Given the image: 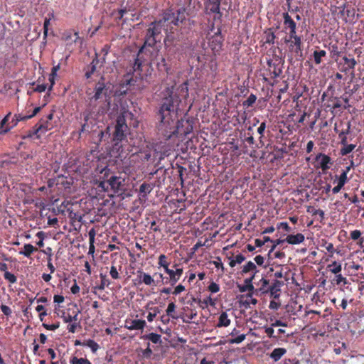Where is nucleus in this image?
<instances>
[{
	"label": "nucleus",
	"instance_id": "f257e3e1",
	"mask_svg": "<svg viewBox=\"0 0 364 364\" xmlns=\"http://www.w3.org/2000/svg\"><path fill=\"white\" fill-rule=\"evenodd\" d=\"M186 20V9L183 7L165 11L160 20L154 21L149 25L146 31L144 45L140 48L139 53L148 47L152 48L154 51L158 53L159 49L157 48H155V47L156 43L161 41L162 31L166 33V37L164 40L165 46H170L176 39V32L178 28L185 23Z\"/></svg>",
	"mask_w": 364,
	"mask_h": 364
},
{
	"label": "nucleus",
	"instance_id": "f03ea898",
	"mask_svg": "<svg viewBox=\"0 0 364 364\" xmlns=\"http://www.w3.org/2000/svg\"><path fill=\"white\" fill-rule=\"evenodd\" d=\"M166 95L162 97L158 112L159 122L157 125L159 133L163 137H170L173 129V122L177 118L178 110L181 99L177 94H174L172 88L167 87Z\"/></svg>",
	"mask_w": 364,
	"mask_h": 364
},
{
	"label": "nucleus",
	"instance_id": "7ed1b4c3",
	"mask_svg": "<svg viewBox=\"0 0 364 364\" xmlns=\"http://www.w3.org/2000/svg\"><path fill=\"white\" fill-rule=\"evenodd\" d=\"M109 87L105 82L104 77L98 81L94 88V95L89 98L90 106L97 107V114L103 115L110 108V97L108 95Z\"/></svg>",
	"mask_w": 364,
	"mask_h": 364
},
{
	"label": "nucleus",
	"instance_id": "20e7f679",
	"mask_svg": "<svg viewBox=\"0 0 364 364\" xmlns=\"http://www.w3.org/2000/svg\"><path fill=\"white\" fill-rule=\"evenodd\" d=\"M133 114L128 109L122 107L119 114L117 117L114 125V130L112 133V140L117 146L119 142L125 140L129 132V127L127 124V118H132Z\"/></svg>",
	"mask_w": 364,
	"mask_h": 364
},
{
	"label": "nucleus",
	"instance_id": "39448f33",
	"mask_svg": "<svg viewBox=\"0 0 364 364\" xmlns=\"http://www.w3.org/2000/svg\"><path fill=\"white\" fill-rule=\"evenodd\" d=\"M102 173L103 174V180L100 181V187L105 190L110 188L114 192H117L120 189V186L122 183L121 177L111 174L109 173V169L108 168H104Z\"/></svg>",
	"mask_w": 364,
	"mask_h": 364
},
{
	"label": "nucleus",
	"instance_id": "423d86ee",
	"mask_svg": "<svg viewBox=\"0 0 364 364\" xmlns=\"http://www.w3.org/2000/svg\"><path fill=\"white\" fill-rule=\"evenodd\" d=\"M193 124L190 120H178L177 124H176V122H173V129H169L170 131H173V133H170V137H164L166 141L171 139L173 136H177L178 134L183 136H187L189 134L193 132Z\"/></svg>",
	"mask_w": 364,
	"mask_h": 364
},
{
	"label": "nucleus",
	"instance_id": "0eeeda50",
	"mask_svg": "<svg viewBox=\"0 0 364 364\" xmlns=\"http://www.w3.org/2000/svg\"><path fill=\"white\" fill-rule=\"evenodd\" d=\"M178 266V265L177 264L173 265V267H176V269H171L169 268V267L164 269V272L168 275V277H166L164 284H170L171 286H173L180 279L183 274V268L177 267Z\"/></svg>",
	"mask_w": 364,
	"mask_h": 364
},
{
	"label": "nucleus",
	"instance_id": "6e6552de",
	"mask_svg": "<svg viewBox=\"0 0 364 364\" xmlns=\"http://www.w3.org/2000/svg\"><path fill=\"white\" fill-rule=\"evenodd\" d=\"M223 41L224 38L221 34V29L218 28L217 31L209 38L208 44L212 50L216 53L221 50Z\"/></svg>",
	"mask_w": 364,
	"mask_h": 364
},
{
	"label": "nucleus",
	"instance_id": "1a4fd4ad",
	"mask_svg": "<svg viewBox=\"0 0 364 364\" xmlns=\"http://www.w3.org/2000/svg\"><path fill=\"white\" fill-rule=\"evenodd\" d=\"M173 149V146L166 144V142H160L155 146V151L160 154L159 156L160 160L164 159L166 156H169Z\"/></svg>",
	"mask_w": 364,
	"mask_h": 364
},
{
	"label": "nucleus",
	"instance_id": "9d476101",
	"mask_svg": "<svg viewBox=\"0 0 364 364\" xmlns=\"http://www.w3.org/2000/svg\"><path fill=\"white\" fill-rule=\"evenodd\" d=\"M146 325L144 320L141 319H127L125 321L124 328L133 331V330H143Z\"/></svg>",
	"mask_w": 364,
	"mask_h": 364
},
{
	"label": "nucleus",
	"instance_id": "9b49d317",
	"mask_svg": "<svg viewBox=\"0 0 364 364\" xmlns=\"http://www.w3.org/2000/svg\"><path fill=\"white\" fill-rule=\"evenodd\" d=\"M284 284L283 281L277 279L269 284L268 294L269 293L270 296L274 299H279L280 296L281 287Z\"/></svg>",
	"mask_w": 364,
	"mask_h": 364
},
{
	"label": "nucleus",
	"instance_id": "f8f14e48",
	"mask_svg": "<svg viewBox=\"0 0 364 364\" xmlns=\"http://www.w3.org/2000/svg\"><path fill=\"white\" fill-rule=\"evenodd\" d=\"M257 288L255 289V293L256 295H264L268 294L269 281L264 277L259 279V281L255 283Z\"/></svg>",
	"mask_w": 364,
	"mask_h": 364
},
{
	"label": "nucleus",
	"instance_id": "ddd939ff",
	"mask_svg": "<svg viewBox=\"0 0 364 364\" xmlns=\"http://www.w3.org/2000/svg\"><path fill=\"white\" fill-rule=\"evenodd\" d=\"M43 107H36L33 110V114H26V115H23L22 114H15L13 119H12V122L14 123L13 124V126H16L18 122H21V121H26V120H28V119H30L31 118H33L34 116H36L42 109Z\"/></svg>",
	"mask_w": 364,
	"mask_h": 364
},
{
	"label": "nucleus",
	"instance_id": "4468645a",
	"mask_svg": "<svg viewBox=\"0 0 364 364\" xmlns=\"http://www.w3.org/2000/svg\"><path fill=\"white\" fill-rule=\"evenodd\" d=\"M315 159L316 161H318L320 160V167L323 171L328 170L330 168L328 164H332L331 157L322 153H320L318 155H316Z\"/></svg>",
	"mask_w": 364,
	"mask_h": 364
},
{
	"label": "nucleus",
	"instance_id": "2eb2a0df",
	"mask_svg": "<svg viewBox=\"0 0 364 364\" xmlns=\"http://www.w3.org/2000/svg\"><path fill=\"white\" fill-rule=\"evenodd\" d=\"M221 0H208V2L206 3V9L209 11L210 13L217 14L219 15V17L222 16V14L220 11V5Z\"/></svg>",
	"mask_w": 364,
	"mask_h": 364
},
{
	"label": "nucleus",
	"instance_id": "dca6fc26",
	"mask_svg": "<svg viewBox=\"0 0 364 364\" xmlns=\"http://www.w3.org/2000/svg\"><path fill=\"white\" fill-rule=\"evenodd\" d=\"M62 38L63 41L67 42V44L73 42L76 43L77 41L80 39L79 32L75 31L73 34L71 31H66L63 33Z\"/></svg>",
	"mask_w": 364,
	"mask_h": 364
},
{
	"label": "nucleus",
	"instance_id": "f3484780",
	"mask_svg": "<svg viewBox=\"0 0 364 364\" xmlns=\"http://www.w3.org/2000/svg\"><path fill=\"white\" fill-rule=\"evenodd\" d=\"M305 240V237L301 233H297L296 235H289L285 241L291 245H298L302 243Z\"/></svg>",
	"mask_w": 364,
	"mask_h": 364
},
{
	"label": "nucleus",
	"instance_id": "a211bd4d",
	"mask_svg": "<svg viewBox=\"0 0 364 364\" xmlns=\"http://www.w3.org/2000/svg\"><path fill=\"white\" fill-rule=\"evenodd\" d=\"M282 17L284 19V26L285 29H294L296 28V23L289 14L288 12H284L282 14Z\"/></svg>",
	"mask_w": 364,
	"mask_h": 364
},
{
	"label": "nucleus",
	"instance_id": "6ab92c4d",
	"mask_svg": "<svg viewBox=\"0 0 364 364\" xmlns=\"http://www.w3.org/2000/svg\"><path fill=\"white\" fill-rule=\"evenodd\" d=\"M258 271H255L254 274L250 277L245 279V283L247 284V287H239V291L240 292L253 291L255 290V287L252 284V281L255 279L256 277V274Z\"/></svg>",
	"mask_w": 364,
	"mask_h": 364
},
{
	"label": "nucleus",
	"instance_id": "aec40b11",
	"mask_svg": "<svg viewBox=\"0 0 364 364\" xmlns=\"http://www.w3.org/2000/svg\"><path fill=\"white\" fill-rule=\"evenodd\" d=\"M287 353V349L284 348H274L270 353V358L274 361H279L281 358Z\"/></svg>",
	"mask_w": 364,
	"mask_h": 364
},
{
	"label": "nucleus",
	"instance_id": "412c9836",
	"mask_svg": "<svg viewBox=\"0 0 364 364\" xmlns=\"http://www.w3.org/2000/svg\"><path fill=\"white\" fill-rule=\"evenodd\" d=\"M230 324V319L228 318V314L225 311H223L218 318V322L216 326L218 328L227 327Z\"/></svg>",
	"mask_w": 364,
	"mask_h": 364
},
{
	"label": "nucleus",
	"instance_id": "4be33fe9",
	"mask_svg": "<svg viewBox=\"0 0 364 364\" xmlns=\"http://www.w3.org/2000/svg\"><path fill=\"white\" fill-rule=\"evenodd\" d=\"M36 126L38 127V130H40L42 134L46 133L47 131L52 129L50 121L45 119L44 118H41L39 122L36 124Z\"/></svg>",
	"mask_w": 364,
	"mask_h": 364
},
{
	"label": "nucleus",
	"instance_id": "5701e85b",
	"mask_svg": "<svg viewBox=\"0 0 364 364\" xmlns=\"http://www.w3.org/2000/svg\"><path fill=\"white\" fill-rule=\"evenodd\" d=\"M38 249L35 247L31 244H25L23 246V250H21L19 252L20 255H22L26 257H30L31 255L34 252H36Z\"/></svg>",
	"mask_w": 364,
	"mask_h": 364
},
{
	"label": "nucleus",
	"instance_id": "b1692460",
	"mask_svg": "<svg viewBox=\"0 0 364 364\" xmlns=\"http://www.w3.org/2000/svg\"><path fill=\"white\" fill-rule=\"evenodd\" d=\"M97 107L90 106V102H88L87 107L82 114L85 123L87 124L92 113H97Z\"/></svg>",
	"mask_w": 364,
	"mask_h": 364
},
{
	"label": "nucleus",
	"instance_id": "393cba45",
	"mask_svg": "<svg viewBox=\"0 0 364 364\" xmlns=\"http://www.w3.org/2000/svg\"><path fill=\"white\" fill-rule=\"evenodd\" d=\"M161 335L155 333H150L146 335H144L141 337V338L144 340H148L151 341L153 343H159L161 342Z\"/></svg>",
	"mask_w": 364,
	"mask_h": 364
},
{
	"label": "nucleus",
	"instance_id": "a878e982",
	"mask_svg": "<svg viewBox=\"0 0 364 364\" xmlns=\"http://www.w3.org/2000/svg\"><path fill=\"white\" fill-rule=\"evenodd\" d=\"M286 42L290 43V47H295L296 53L301 51L302 42L300 36L294 38L292 40H286Z\"/></svg>",
	"mask_w": 364,
	"mask_h": 364
},
{
	"label": "nucleus",
	"instance_id": "bb28decb",
	"mask_svg": "<svg viewBox=\"0 0 364 364\" xmlns=\"http://www.w3.org/2000/svg\"><path fill=\"white\" fill-rule=\"evenodd\" d=\"M176 305L174 302H170L166 310V315L173 319H177L178 316L176 314Z\"/></svg>",
	"mask_w": 364,
	"mask_h": 364
},
{
	"label": "nucleus",
	"instance_id": "cd10ccee",
	"mask_svg": "<svg viewBox=\"0 0 364 364\" xmlns=\"http://www.w3.org/2000/svg\"><path fill=\"white\" fill-rule=\"evenodd\" d=\"M327 267L333 274H335L336 275L339 274L342 269L341 264L336 261H333L331 264H328Z\"/></svg>",
	"mask_w": 364,
	"mask_h": 364
},
{
	"label": "nucleus",
	"instance_id": "c85d7f7f",
	"mask_svg": "<svg viewBox=\"0 0 364 364\" xmlns=\"http://www.w3.org/2000/svg\"><path fill=\"white\" fill-rule=\"evenodd\" d=\"M326 55V52L323 50H315L313 53L314 63L316 65H319L322 61V60H321L322 57H325Z\"/></svg>",
	"mask_w": 364,
	"mask_h": 364
},
{
	"label": "nucleus",
	"instance_id": "c756f323",
	"mask_svg": "<svg viewBox=\"0 0 364 364\" xmlns=\"http://www.w3.org/2000/svg\"><path fill=\"white\" fill-rule=\"evenodd\" d=\"M140 274L142 283L148 286H151L154 284V280L151 275L142 272H140Z\"/></svg>",
	"mask_w": 364,
	"mask_h": 364
},
{
	"label": "nucleus",
	"instance_id": "7c9ffc66",
	"mask_svg": "<svg viewBox=\"0 0 364 364\" xmlns=\"http://www.w3.org/2000/svg\"><path fill=\"white\" fill-rule=\"evenodd\" d=\"M170 263L167 260V256L165 255H160L158 259L159 268L162 267L164 270L169 267Z\"/></svg>",
	"mask_w": 364,
	"mask_h": 364
},
{
	"label": "nucleus",
	"instance_id": "2f4dec72",
	"mask_svg": "<svg viewBox=\"0 0 364 364\" xmlns=\"http://www.w3.org/2000/svg\"><path fill=\"white\" fill-rule=\"evenodd\" d=\"M152 191V186L151 184L147 183H143L139 186V193L143 194V196H146L148 193H149Z\"/></svg>",
	"mask_w": 364,
	"mask_h": 364
},
{
	"label": "nucleus",
	"instance_id": "473e14b6",
	"mask_svg": "<svg viewBox=\"0 0 364 364\" xmlns=\"http://www.w3.org/2000/svg\"><path fill=\"white\" fill-rule=\"evenodd\" d=\"M264 34L265 43L268 44H274L276 38L274 33L272 31L271 29H269L267 31H265Z\"/></svg>",
	"mask_w": 364,
	"mask_h": 364
},
{
	"label": "nucleus",
	"instance_id": "72a5a7b5",
	"mask_svg": "<svg viewBox=\"0 0 364 364\" xmlns=\"http://www.w3.org/2000/svg\"><path fill=\"white\" fill-rule=\"evenodd\" d=\"M252 271H257V267L254 262L249 261L245 265L243 266L242 273L247 274Z\"/></svg>",
	"mask_w": 364,
	"mask_h": 364
},
{
	"label": "nucleus",
	"instance_id": "f704fd0d",
	"mask_svg": "<svg viewBox=\"0 0 364 364\" xmlns=\"http://www.w3.org/2000/svg\"><path fill=\"white\" fill-rule=\"evenodd\" d=\"M257 100V96L254 94H250L246 100L242 102V105L246 107H252Z\"/></svg>",
	"mask_w": 364,
	"mask_h": 364
},
{
	"label": "nucleus",
	"instance_id": "c9c22d12",
	"mask_svg": "<svg viewBox=\"0 0 364 364\" xmlns=\"http://www.w3.org/2000/svg\"><path fill=\"white\" fill-rule=\"evenodd\" d=\"M343 60L345 64L348 66V68H350V70H354L355 65H357V62L354 58H349L346 56H343Z\"/></svg>",
	"mask_w": 364,
	"mask_h": 364
},
{
	"label": "nucleus",
	"instance_id": "e433bc0d",
	"mask_svg": "<svg viewBox=\"0 0 364 364\" xmlns=\"http://www.w3.org/2000/svg\"><path fill=\"white\" fill-rule=\"evenodd\" d=\"M49 16H50L49 18L46 17L45 18L44 23H43V36H44V39H46L47 36H48V27H49V26L50 24V20L54 17L53 14H51Z\"/></svg>",
	"mask_w": 364,
	"mask_h": 364
},
{
	"label": "nucleus",
	"instance_id": "4c0bfd02",
	"mask_svg": "<svg viewBox=\"0 0 364 364\" xmlns=\"http://www.w3.org/2000/svg\"><path fill=\"white\" fill-rule=\"evenodd\" d=\"M84 346H87V347L90 348L93 353H95L99 348L98 343L92 339H88L87 341H85Z\"/></svg>",
	"mask_w": 364,
	"mask_h": 364
},
{
	"label": "nucleus",
	"instance_id": "58836bf2",
	"mask_svg": "<svg viewBox=\"0 0 364 364\" xmlns=\"http://www.w3.org/2000/svg\"><path fill=\"white\" fill-rule=\"evenodd\" d=\"M80 314V311H77L73 316L72 315H67L63 316V321L65 323H75L78 321V315Z\"/></svg>",
	"mask_w": 364,
	"mask_h": 364
},
{
	"label": "nucleus",
	"instance_id": "ea45409f",
	"mask_svg": "<svg viewBox=\"0 0 364 364\" xmlns=\"http://www.w3.org/2000/svg\"><path fill=\"white\" fill-rule=\"evenodd\" d=\"M100 141H105L110 138V127L108 126L104 131H101L99 134Z\"/></svg>",
	"mask_w": 364,
	"mask_h": 364
},
{
	"label": "nucleus",
	"instance_id": "a19ab883",
	"mask_svg": "<svg viewBox=\"0 0 364 364\" xmlns=\"http://www.w3.org/2000/svg\"><path fill=\"white\" fill-rule=\"evenodd\" d=\"M41 134H42L40 130H38V127L36 124L35 127H33L31 130H29L27 132L26 137L27 138H31L34 135H36L37 139H40Z\"/></svg>",
	"mask_w": 364,
	"mask_h": 364
},
{
	"label": "nucleus",
	"instance_id": "79ce46f5",
	"mask_svg": "<svg viewBox=\"0 0 364 364\" xmlns=\"http://www.w3.org/2000/svg\"><path fill=\"white\" fill-rule=\"evenodd\" d=\"M355 144H346V145H344L343 147H342L341 149V154L342 156H346L348 154H350V152L353 151V150L355 149Z\"/></svg>",
	"mask_w": 364,
	"mask_h": 364
},
{
	"label": "nucleus",
	"instance_id": "37998d69",
	"mask_svg": "<svg viewBox=\"0 0 364 364\" xmlns=\"http://www.w3.org/2000/svg\"><path fill=\"white\" fill-rule=\"evenodd\" d=\"M101 283L99 286L95 287V289H97L99 290H104L106 287H108L109 284V281L106 278L105 275L100 274Z\"/></svg>",
	"mask_w": 364,
	"mask_h": 364
},
{
	"label": "nucleus",
	"instance_id": "c03bdc74",
	"mask_svg": "<svg viewBox=\"0 0 364 364\" xmlns=\"http://www.w3.org/2000/svg\"><path fill=\"white\" fill-rule=\"evenodd\" d=\"M361 232L358 230H355L350 232V237L353 240H360L359 244L361 245L364 242V238L360 237Z\"/></svg>",
	"mask_w": 364,
	"mask_h": 364
},
{
	"label": "nucleus",
	"instance_id": "a18cd8bd",
	"mask_svg": "<svg viewBox=\"0 0 364 364\" xmlns=\"http://www.w3.org/2000/svg\"><path fill=\"white\" fill-rule=\"evenodd\" d=\"M70 364H91V362L87 358H78L77 357H73L70 360Z\"/></svg>",
	"mask_w": 364,
	"mask_h": 364
},
{
	"label": "nucleus",
	"instance_id": "49530a36",
	"mask_svg": "<svg viewBox=\"0 0 364 364\" xmlns=\"http://www.w3.org/2000/svg\"><path fill=\"white\" fill-rule=\"evenodd\" d=\"M198 302L200 304H203L204 306H201L203 309H205V307H207L208 305H210L212 306H215V301L213 300L211 296H208L206 299H203V301H201L200 299L198 300Z\"/></svg>",
	"mask_w": 364,
	"mask_h": 364
},
{
	"label": "nucleus",
	"instance_id": "de8ad7c7",
	"mask_svg": "<svg viewBox=\"0 0 364 364\" xmlns=\"http://www.w3.org/2000/svg\"><path fill=\"white\" fill-rule=\"evenodd\" d=\"M151 309L153 310V312H149L146 317L149 322H152L156 315L160 312L159 307H154L151 308Z\"/></svg>",
	"mask_w": 364,
	"mask_h": 364
},
{
	"label": "nucleus",
	"instance_id": "09e8293b",
	"mask_svg": "<svg viewBox=\"0 0 364 364\" xmlns=\"http://www.w3.org/2000/svg\"><path fill=\"white\" fill-rule=\"evenodd\" d=\"M330 51L333 54V57L336 56L338 57L341 55V51L338 49V44L336 43H331L330 44Z\"/></svg>",
	"mask_w": 364,
	"mask_h": 364
},
{
	"label": "nucleus",
	"instance_id": "8fccbe9b",
	"mask_svg": "<svg viewBox=\"0 0 364 364\" xmlns=\"http://www.w3.org/2000/svg\"><path fill=\"white\" fill-rule=\"evenodd\" d=\"M133 70L134 72H138L139 75H140L141 72L142 71V63L138 58L135 59L133 65Z\"/></svg>",
	"mask_w": 364,
	"mask_h": 364
},
{
	"label": "nucleus",
	"instance_id": "3c124183",
	"mask_svg": "<svg viewBox=\"0 0 364 364\" xmlns=\"http://www.w3.org/2000/svg\"><path fill=\"white\" fill-rule=\"evenodd\" d=\"M330 101L333 102L332 105H328V107H331L332 109H339L342 107V104L338 97H335L330 99Z\"/></svg>",
	"mask_w": 364,
	"mask_h": 364
},
{
	"label": "nucleus",
	"instance_id": "603ef678",
	"mask_svg": "<svg viewBox=\"0 0 364 364\" xmlns=\"http://www.w3.org/2000/svg\"><path fill=\"white\" fill-rule=\"evenodd\" d=\"M216 260L211 261L210 263L213 264L215 268L220 269L222 272L223 273L225 271L224 266L223 262H221V258L220 257H216Z\"/></svg>",
	"mask_w": 364,
	"mask_h": 364
},
{
	"label": "nucleus",
	"instance_id": "864d4df0",
	"mask_svg": "<svg viewBox=\"0 0 364 364\" xmlns=\"http://www.w3.org/2000/svg\"><path fill=\"white\" fill-rule=\"evenodd\" d=\"M4 277L6 280L9 281L11 284H14L17 281L16 277L9 272H6Z\"/></svg>",
	"mask_w": 364,
	"mask_h": 364
},
{
	"label": "nucleus",
	"instance_id": "5fc2aeb1",
	"mask_svg": "<svg viewBox=\"0 0 364 364\" xmlns=\"http://www.w3.org/2000/svg\"><path fill=\"white\" fill-rule=\"evenodd\" d=\"M220 288L219 284L212 281L208 287V290L211 293H217L220 291Z\"/></svg>",
	"mask_w": 364,
	"mask_h": 364
},
{
	"label": "nucleus",
	"instance_id": "6e6d98bb",
	"mask_svg": "<svg viewBox=\"0 0 364 364\" xmlns=\"http://www.w3.org/2000/svg\"><path fill=\"white\" fill-rule=\"evenodd\" d=\"M96 69H97V67L93 64V65H90L88 67H87V69L85 72V77L87 79H89L90 77H91L92 75L96 71Z\"/></svg>",
	"mask_w": 364,
	"mask_h": 364
},
{
	"label": "nucleus",
	"instance_id": "4d7b16f0",
	"mask_svg": "<svg viewBox=\"0 0 364 364\" xmlns=\"http://www.w3.org/2000/svg\"><path fill=\"white\" fill-rule=\"evenodd\" d=\"M272 326L270 327H265L264 332L269 338H276L277 336L274 335V330Z\"/></svg>",
	"mask_w": 364,
	"mask_h": 364
},
{
	"label": "nucleus",
	"instance_id": "13d9d810",
	"mask_svg": "<svg viewBox=\"0 0 364 364\" xmlns=\"http://www.w3.org/2000/svg\"><path fill=\"white\" fill-rule=\"evenodd\" d=\"M322 246L324 247L331 255L335 252V248L333 243L325 241Z\"/></svg>",
	"mask_w": 364,
	"mask_h": 364
},
{
	"label": "nucleus",
	"instance_id": "bf43d9fd",
	"mask_svg": "<svg viewBox=\"0 0 364 364\" xmlns=\"http://www.w3.org/2000/svg\"><path fill=\"white\" fill-rule=\"evenodd\" d=\"M336 282L337 284L343 283L344 285H346L348 284L347 279L343 277L341 274L336 275Z\"/></svg>",
	"mask_w": 364,
	"mask_h": 364
},
{
	"label": "nucleus",
	"instance_id": "052dcab7",
	"mask_svg": "<svg viewBox=\"0 0 364 364\" xmlns=\"http://www.w3.org/2000/svg\"><path fill=\"white\" fill-rule=\"evenodd\" d=\"M109 274L114 279H117L119 278V274L117 269L115 266H112L109 271Z\"/></svg>",
	"mask_w": 364,
	"mask_h": 364
},
{
	"label": "nucleus",
	"instance_id": "680f3d73",
	"mask_svg": "<svg viewBox=\"0 0 364 364\" xmlns=\"http://www.w3.org/2000/svg\"><path fill=\"white\" fill-rule=\"evenodd\" d=\"M180 91L181 93L185 94V97L188 96V84L187 81L180 85Z\"/></svg>",
	"mask_w": 364,
	"mask_h": 364
},
{
	"label": "nucleus",
	"instance_id": "e2e57ef3",
	"mask_svg": "<svg viewBox=\"0 0 364 364\" xmlns=\"http://www.w3.org/2000/svg\"><path fill=\"white\" fill-rule=\"evenodd\" d=\"M43 326L46 329V330H50V331H55L56 329H58L60 326V323L59 322H57L55 323H53V324H47V323H43Z\"/></svg>",
	"mask_w": 364,
	"mask_h": 364
},
{
	"label": "nucleus",
	"instance_id": "0e129e2a",
	"mask_svg": "<svg viewBox=\"0 0 364 364\" xmlns=\"http://www.w3.org/2000/svg\"><path fill=\"white\" fill-rule=\"evenodd\" d=\"M266 127H267L266 122H262L260 124L259 127L257 128V132L260 135V137H259L260 141H262V138L264 136V132Z\"/></svg>",
	"mask_w": 364,
	"mask_h": 364
},
{
	"label": "nucleus",
	"instance_id": "69168bd1",
	"mask_svg": "<svg viewBox=\"0 0 364 364\" xmlns=\"http://www.w3.org/2000/svg\"><path fill=\"white\" fill-rule=\"evenodd\" d=\"M208 241V239H205V242H202L201 240H198L194 245L193 247H192V250L193 252H196L197 251L200 247H203L205 245H206V242Z\"/></svg>",
	"mask_w": 364,
	"mask_h": 364
},
{
	"label": "nucleus",
	"instance_id": "338daca9",
	"mask_svg": "<svg viewBox=\"0 0 364 364\" xmlns=\"http://www.w3.org/2000/svg\"><path fill=\"white\" fill-rule=\"evenodd\" d=\"M0 309H1V311L3 312V314L6 316H9L12 314V311H11V308L6 305L2 304L0 306Z\"/></svg>",
	"mask_w": 364,
	"mask_h": 364
},
{
	"label": "nucleus",
	"instance_id": "774afa93",
	"mask_svg": "<svg viewBox=\"0 0 364 364\" xmlns=\"http://www.w3.org/2000/svg\"><path fill=\"white\" fill-rule=\"evenodd\" d=\"M347 181H348V178H347L346 173H341V174L340 175V176L338 178V183L344 186V185L347 183Z\"/></svg>",
	"mask_w": 364,
	"mask_h": 364
}]
</instances>
